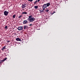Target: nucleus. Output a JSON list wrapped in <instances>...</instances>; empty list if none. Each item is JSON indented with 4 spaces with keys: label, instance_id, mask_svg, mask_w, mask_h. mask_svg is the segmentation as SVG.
<instances>
[{
    "label": "nucleus",
    "instance_id": "22",
    "mask_svg": "<svg viewBox=\"0 0 80 80\" xmlns=\"http://www.w3.org/2000/svg\"><path fill=\"white\" fill-rule=\"evenodd\" d=\"M32 24H30L29 25V26H32Z\"/></svg>",
    "mask_w": 80,
    "mask_h": 80
},
{
    "label": "nucleus",
    "instance_id": "19",
    "mask_svg": "<svg viewBox=\"0 0 80 80\" xmlns=\"http://www.w3.org/2000/svg\"><path fill=\"white\" fill-rule=\"evenodd\" d=\"M37 1H36L35 2H34V3H37Z\"/></svg>",
    "mask_w": 80,
    "mask_h": 80
},
{
    "label": "nucleus",
    "instance_id": "10",
    "mask_svg": "<svg viewBox=\"0 0 80 80\" xmlns=\"http://www.w3.org/2000/svg\"><path fill=\"white\" fill-rule=\"evenodd\" d=\"M22 14H27V13L26 12H22Z\"/></svg>",
    "mask_w": 80,
    "mask_h": 80
},
{
    "label": "nucleus",
    "instance_id": "2",
    "mask_svg": "<svg viewBox=\"0 0 80 80\" xmlns=\"http://www.w3.org/2000/svg\"><path fill=\"white\" fill-rule=\"evenodd\" d=\"M47 7V5H46V4H45L43 5L42 6V10H45V9Z\"/></svg>",
    "mask_w": 80,
    "mask_h": 80
},
{
    "label": "nucleus",
    "instance_id": "18",
    "mask_svg": "<svg viewBox=\"0 0 80 80\" xmlns=\"http://www.w3.org/2000/svg\"><path fill=\"white\" fill-rule=\"evenodd\" d=\"M28 1L30 2H32L33 1V0H28Z\"/></svg>",
    "mask_w": 80,
    "mask_h": 80
},
{
    "label": "nucleus",
    "instance_id": "16",
    "mask_svg": "<svg viewBox=\"0 0 80 80\" xmlns=\"http://www.w3.org/2000/svg\"><path fill=\"white\" fill-rule=\"evenodd\" d=\"M22 17V16L21 15V16H19L18 17V18H21V17Z\"/></svg>",
    "mask_w": 80,
    "mask_h": 80
},
{
    "label": "nucleus",
    "instance_id": "8",
    "mask_svg": "<svg viewBox=\"0 0 80 80\" xmlns=\"http://www.w3.org/2000/svg\"><path fill=\"white\" fill-rule=\"evenodd\" d=\"M6 48H5V46H4L2 47V48L1 50H2V51H3Z\"/></svg>",
    "mask_w": 80,
    "mask_h": 80
},
{
    "label": "nucleus",
    "instance_id": "3",
    "mask_svg": "<svg viewBox=\"0 0 80 80\" xmlns=\"http://www.w3.org/2000/svg\"><path fill=\"white\" fill-rule=\"evenodd\" d=\"M9 12H8L7 11H5L4 12V15H5V16H7L8 15V13Z\"/></svg>",
    "mask_w": 80,
    "mask_h": 80
},
{
    "label": "nucleus",
    "instance_id": "20",
    "mask_svg": "<svg viewBox=\"0 0 80 80\" xmlns=\"http://www.w3.org/2000/svg\"><path fill=\"white\" fill-rule=\"evenodd\" d=\"M40 0H38V2H40Z\"/></svg>",
    "mask_w": 80,
    "mask_h": 80
},
{
    "label": "nucleus",
    "instance_id": "14",
    "mask_svg": "<svg viewBox=\"0 0 80 80\" xmlns=\"http://www.w3.org/2000/svg\"><path fill=\"white\" fill-rule=\"evenodd\" d=\"M27 26H24V29H25L26 28H27Z\"/></svg>",
    "mask_w": 80,
    "mask_h": 80
},
{
    "label": "nucleus",
    "instance_id": "15",
    "mask_svg": "<svg viewBox=\"0 0 80 80\" xmlns=\"http://www.w3.org/2000/svg\"><path fill=\"white\" fill-rule=\"evenodd\" d=\"M45 11L46 12H48L49 11V9H47L46 10H45Z\"/></svg>",
    "mask_w": 80,
    "mask_h": 80
},
{
    "label": "nucleus",
    "instance_id": "13",
    "mask_svg": "<svg viewBox=\"0 0 80 80\" xmlns=\"http://www.w3.org/2000/svg\"><path fill=\"white\" fill-rule=\"evenodd\" d=\"M15 16H16V15H14L12 17L14 18H15Z\"/></svg>",
    "mask_w": 80,
    "mask_h": 80
},
{
    "label": "nucleus",
    "instance_id": "5",
    "mask_svg": "<svg viewBox=\"0 0 80 80\" xmlns=\"http://www.w3.org/2000/svg\"><path fill=\"white\" fill-rule=\"evenodd\" d=\"M26 5H27V4H23L22 6V8H24L26 7Z\"/></svg>",
    "mask_w": 80,
    "mask_h": 80
},
{
    "label": "nucleus",
    "instance_id": "4",
    "mask_svg": "<svg viewBox=\"0 0 80 80\" xmlns=\"http://www.w3.org/2000/svg\"><path fill=\"white\" fill-rule=\"evenodd\" d=\"M18 30H22L23 29V27L22 26L19 27L18 28Z\"/></svg>",
    "mask_w": 80,
    "mask_h": 80
},
{
    "label": "nucleus",
    "instance_id": "11",
    "mask_svg": "<svg viewBox=\"0 0 80 80\" xmlns=\"http://www.w3.org/2000/svg\"><path fill=\"white\" fill-rule=\"evenodd\" d=\"M34 8L36 9H37V8H38V6H35Z\"/></svg>",
    "mask_w": 80,
    "mask_h": 80
},
{
    "label": "nucleus",
    "instance_id": "12",
    "mask_svg": "<svg viewBox=\"0 0 80 80\" xmlns=\"http://www.w3.org/2000/svg\"><path fill=\"white\" fill-rule=\"evenodd\" d=\"M40 12H41V13H44V12H44V11H43V10L41 11H40Z\"/></svg>",
    "mask_w": 80,
    "mask_h": 80
},
{
    "label": "nucleus",
    "instance_id": "7",
    "mask_svg": "<svg viewBox=\"0 0 80 80\" xmlns=\"http://www.w3.org/2000/svg\"><path fill=\"white\" fill-rule=\"evenodd\" d=\"M16 40L17 41H21V39H20L19 38H16Z\"/></svg>",
    "mask_w": 80,
    "mask_h": 80
},
{
    "label": "nucleus",
    "instance_id": "9",
    "mask_svg": "<svg viewBox=\"0 0 80 80\" xmlns=\"http://www.w3.org/2000/svg\"><path fill=\"white\" fill-rule=\"evenodd\" d=\"M27 22H28V21L27 20L24 21L23 22V23L24 24H25V23H27Z\"/></svg>",
    "mask_w": 80,
    "mask_h": 80
},
{
    "label": "nucleus",
    "instance_id": "6",
    "mask_svg": "<svg viewBox=\"0 0 80 80\" xmlns=\"http://www.w3.org/2000/svg\"><path fill=\"white\" fill-rule=\"evenodd\" d=\"M46 6L47 7H49V6H50V3H48L46 4Z\"/></svg>",
    "mask_w": 80,
    "mask_h": 80
},
{
    "label": "nucleus",
    "instance_id": "21",
    "mask_svg": "<svg viewBox=\"0 0 80 80\" xmlns=\"http://www.w3.org/2000/svg\"><path fill=\"white\" fill-rule=\"evenodd\" d=\"M4 60H7V58H5Z\"/></svg>",
    "mask_w": 80,
    "mask_h": 80
},
{
    "label": "nucleus",
    "instance_id": "17",
    "mask_svg": "<svg viewBox=\"0 0 80 80\" xmlns=\"http://www.w3.org/2000/svg\"><path fill=\"white\" fill-rule=\"evenodd\" d=\"M7 28H8L7 26H6L5 27V28L6 29H7Z\"/></svg>",
    "mask_w": 80,
    "mask_h": 80
},
{
    "label": "nucleus",
    "instance_id": "1",
    "mask_svg": "<svg viewBox=\"0 0 80 80\" xmlns=\"http://www.w3.org/2000/svg\"><path fill=\"white\" fill-rule=\"evenodd\" d=\"M35 19L34 17H32V16H29L28 18V20L30 22H32L35 21Z\"/></svg>",
    "mask_w": 80,
    "mask_h": 80
}]
</instances>
